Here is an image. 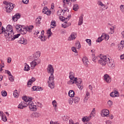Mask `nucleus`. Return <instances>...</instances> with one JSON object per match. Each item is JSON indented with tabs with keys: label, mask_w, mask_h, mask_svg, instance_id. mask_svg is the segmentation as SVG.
<instances>
[{
	"label": "nucleus",
	"mask_w": 124,
	"mask_h": 124,
	"mask_svg": "<svg viewBox=\"0 0 124 124\" xmlns=\"http://www.w3.org/2000/svg\"><path fill=\"white\" fill-rule=\"evenodd\" d=\"M108 105H109V106L110 107H111V106H112L113 105V102H112V101H111V100H109L108 102Z\"/></svg>",
	"instance_id": "6e6d98bb"
},
{
	"label": "nucleus",
	"mask_w": 124,
	"mask_h": 124,
	"mask_svg": "<svg viewBox=\"0 0 124 124\" xmlns=\"http://www.w3.org/2000/svg\"><path fill=\"white\" fill-rule=\"evenodd\" d=\"M83 24V16H81L79 17V21L78 23V26H81V25H82Z\"/></svg>",
	"instance_id": "c756f323"
},
{
	"label": "nucleus",
	"mask_w": 124,
	"mask_h": 124,
	"mask_svg": "<svg viewBox=\"0 0 124 124\" xmlns=\"http://www.w3.org/2000/svg\"><path fill=\"white\" fill-rule=\"evenodd\" d=\"M20 18H21V15H20V14L17 13L13 16L12 19L14 21H17V20H18V19H20Z\"/></svg>",
	"instance_id": "a211bd4d"
},
{
	"label": "nucleus",
	"mask_w": 124,
	"mask_h": 124,
	"mask_svg": "<svg viewBox=\"0 0 124 124\" xmlns=\"http://www.w3.org/2000/svg\"><path fill=\"white\" fill-rule=\"evenodd\" d=\"M106 124H112V121H111L110 120H108V121H106Z\"/></svg>",
	"instance_id": "338daca9"
},
{
	"label": "nucleus",
	"mask_w": 124,
	"mask_h": 124,
	"mask_svg": "<svg viewBox=\"0 0 124 124\" xmlns=\"http://www.w3.org/2000/svg\"><path fill=\"white\" fill-rule=\"evenodd\" d=\"M31 115L33 118H39L41 116V114L39 112H34Z\"/></svg>",
	"instance_id": "4be33fe9"
},
{
	"label": "nucleus",
	"mask_w": 124,
	"mask_h": 124,
	"mask_svg": "<svg viewBox=\"0 0 124 124\" xmlns=\"http://www.w3.org/2000/svg\"><path fill=\"white\" fill-rule=\"evenodd\" d=\"M71 50L72 51H73V52H74L75 53H78L75 47H72Z\"/></svg>",
	"instance_id": "bf43d9fd"
},
{
	"label": "nucleus",
	"mask_w": 124,
	"mask_h": 124,
	"mask_svg": "<svg viewBox=\"0 0 124 124\" xmlns=\"http://www.w3.org/2000/svg\"><path fill=\"white\" fill-rule=\"evenodd\" d=\"M74 81L75 84H76L78 89H79L80 91H82V90H83V88H84L83 85H81L82 83V79H81V78H74Z\"/></svg>",
	"instance_id": "423d86ee"
},
{
	"label": "nucleus",
	"mask_w": 124,
	"mask_h": 124,
	"mask_svg": "<svg viewBox=\"0 0 124 124\" xmlns=\"http://www.w3.org/2000/svg\"><path fill=\"white\" fill-rule=\"evenodd\" d=\"M76 49H78L79 50L81 48V45L80 44V42H77L75 44Z\"/></svg>",
	"instance_id": "f704fd0d"
},
{
	"label": "nucleus",
	"mask_w": 124,
	"mask_h": 124,
	"mask_svg": "<svg viewBox=\"0 0 124 124\" xmlns=\"http://www.w3.org/2000/svg\"><path fill=\"white\" fill-rule=\"evenodd\" d=\"M82 121L83 122H89V121H90V118L89 117H88V116H86V117H83L82 119Z\"/></svg>",
	"instance_id": "a19ab883"
},
{
	"label": "nucleus",
	"mask_w": 124,
	"mask_h": 124,
	"mask_svg": "<svg viewBox=\"0 0 124 124\" xmlns=\"http://www.w3.org/2000/svg\"><path fill=\"white\" fill-rule=\"evenodd\" d=\"M110 96L111 97H116V96H119V92L117 91H115L114 92H111L110 94Z\"/></svg>",
	"instance_id": "f3484780"
},
{
	"label": "nucleus",
	"mask_w": 124,
	"mask_h": 124,
	"mask_svg": "<svg viewBox=\"0 0 124 124\" xmlns=\"http://www.w3.org/2000/svg\"><path fill=\"white\" fill-rule=\"evenodd\" d=\"M97 59L98 60V63L102 65L105 66L107 64V61L109 60V58H107V56H97Z\"/></svg>",
	"instance_id": "7ed1b4c3"
},
{
	"label": "nucleus",
	"mask_w": 124,
	"mask_h": 124,
	"mask_svg": "<svg viewBox=\"0 0 124 124\" xmlns=\"http://www.w3.org/2000/svg\"><path fill=\"white\" fill-rule=\"evenodd\" d=\"M18 43H20V44H23L24 45H27V44H28V40L23 37L20 38L18 40Z\"/></svg>",
	"instance_id": "f8f14e48"
},
{
	"label": "nucleus",
	"mask_w": 124,
	"mask_h": 124,
	"mask_svg": "<svg viewBox=\"0 0 124 124\" xmlns=\"http://www.w3.org/2000/svg\"><path fill=\"white\" fill-rule=\"evenodd\" d=\"M13 95L14 97H18L19 96V94L17 92V90H16L14 91Z\"/></svg>",
	"instance_id": "79ce46f5"
},
{
	"label": "nucleus",
	"mask_w": 124,
	"mask_h": 124,
	"mask_svg": "<svg viewBox=\"0 0 124 124\" xmlns=\"http://www.w3.org/2000/svg\"><path fill=\"white\" fill-rule=\"evenodd\" d=\"M28 31L27 27H22L20 29V32H21L22 34H26Z\"/></svg>",
	"instance_id": "2eb2a0df"
},
{
	"label": "nucleus",
	"mask_w": 124,
	"mask_h": 124,
	"mask_svg": "<svg viewBox=\"0 0 124 124\" xmlns=\"http://www.w3.org/2000/svg\"><path fill=\"white\" fill-rule=\"evenodd\" d=\"M86 41L88 44V45L89 46H92V40H91V39H87L86 40Z\"/></svg>",
	"instance_id": "3c124183"
},
{
	"label": "nucleus",
	"mask_w": 124,
	"mask_h": 124,
	"mask_svg": "<svg viewBox=\"0 0 124 124\" xmlns=\"http://www.w3.org/2000/svg\"><path fill=\"white\" fill-rule=\"evenodd\" d=\"M74 83H75V80H74V79H73V80L70 79V80L68 81L67 84H68L69 85H72V84H74Z\"/></svg>",
	"instance_id": "8fccbe9b"
},
{
	"label": "nucleus",
	"mask_w": 124,
	"mask_h": 124,
	"mask_svg": "<svg viewBox=\"0 0 124 124\" xmlns=\"http://www.w3.org/2000/svg\"><path fill=\"white\" fill-rule=\"evenodd\" d=\"M82 62L85 66H88V65H89V60L86 57H84L82 58Z\"/></svg>",
	"instance_id": "4468645a"
},
{
	"label": "nucleus",
	"mask_w": 124,
	"mask_h": 124,
	"mask_svg": "<svg viewBox=\"0 0 124 124\" xmlns=\"http://www.w3.org/2000/svg\"><path fill=\"white\" fill-rule=\"evenodd\" d=\"M35 81V78L32 77L31 79H29V80L27 82L28 86H31L32 83H33Z\"/></svg>",
	"instance_id": "aec40b11"
},
{
	"label": "nucleus",
	"mask_w": 124,
	"mask_h": 124,
	"mask_svg": "<svg viewBox=\"0 0 124 124\" xmlns=\"http://www.w3.org/2000/svg\"><path fill=\"white\" fill-rule=\"evenodd\" d=\"M29 108L31 111H36L37 110V108H36V106L33 105L32 101H30L28 102Z\"/></svg>",
	"instance_id": "0eeeda50"
},
{
	"label": "nucleus",
	"mask_w": 124,
	"mask_h": 124,
	"mask_svg": "<svg viewBox=\"0 0 124 124\" xmlns=\"http://www.w3.org/2000/svg\"><path fill=\"white\" fill-rule=\"evenodd\" d=\"M70 1V0H63V3H64L63 4V6H65L66 3H67V4H69Z\"/></svg>",
	"instance_id": "09e8293b"
},
{
	"label": "nucleus",
	"mask_w": 124,
	"mask_h": 124,
	"mask_svg": "<svg viewBox=\"0 0 124 124\" xmlns=\"http://www.w3.org/2000/svg\"><path fill=\"white\" fill-rule=\"evenodd\" d=\"M69 78L70 80H74V79H75L74 73L73 72H70Z\"/></svg>",
	"instance_id": "b1692460"
},
{
	"label": "nucleus",
	"mask_w": 124,
	"mask_h": 124,
	"mask_svg": "<svg viewBox=\"0 0 124 124\" xmlns=\"http://www.w3.org/2000/svg\"><path fill=\"white\" fill-rule=\"evenodd\" d=\"M68 102L69 104H70L71 105H72V104L73 103V99H71V98L69 99Z\"/></svg>",
	"instance_id": "13d9d810"
},
{
	"label": "nucleus",
	"mask_w": 124,
	"mask_h": 124,
	"mask_svg": "<svg viewBox=\"0 0 124 124\" xmlns=\"http://www.w3.org/2000/svg\"><path fill=\"white\" fill-rule=\"evenodd\" d=\"M94 114H95V108H93V110L92 111L90 115L89 116V118H92V116L94 117Z\"/></svg>",
	"instance_id": "c9c22d12"
},
{
	"label": "nucleus",
	"mask_w": 124,
	"mask_h": 124,
	"mask_svg": "<svg viewBox=\"0 0 124 124\" xmlns=\"http://www.w3.org/2000/svg\"><path fill=\"white\" fill-rule=\"evenodd\" d=\"M30 69H31V67H30V66H29L28 64L25 63V67L24 68V71H29Z\"/></svg>",
	"instance_id": "cd10ccee"
},
{
	"label": "nucleus",
	"mask_w": 124,
	"mask_h": 124,
	"mask_svg": "<svg viewBox=\"0 0 124 124\" xmlns=\"http://www.w3.org/2000/svg\"><path fill=\"white\" fill-rule=\"evenodd\" d=\"M25 108H26V106H25V102H21L18 106V109H23Z\"/></svg>",
	"instance_id": "412c9836"
},
{
	"label": "nucleus",
	"mask_w": 124,
	"mask_h": 124,
	"mask_svg": "<svg viewBox=\"0 0 124 124\" xmlns=\"http://www.w3.org/2000/svg\"><path fill=\"white\" fill-rule=\"evenodd\" d=\"M0 116L1 117L2 120L3 122H6L7 121V118H6V116H5L3 112L0 111Z\"/></svg>",
	"instance_id": "6ab92c4d"
},
{
	"label": "nucleus",
	"mask_w": 124,
	"mask_h": 124,
	"mask_svg": "<svg viewBox=\"0 0 124 124\" xmlns=\"http://www.w3.org/2000/svg\"><path fill=\"white\" fill-rule=\"evenodd\" d=\"M5 73H7L8 75L9 76H12V75H11V73H10V72L7 70H5Z\"/></svg>",
	"instance_id": "4d7b16f0"
},
{
	"label": "nucleus",
	"mask_w": 124,
	"mask_h": 124,
	"mask_svg": "<svg viewBox=\"0 0 124 124\" xmlns=\"http://www.w3.org/2000/svg\"><path fill=\"white\" fill-rule=\"evenodd\" d=\"M40 51H37L34 54V58H39L40 57Z\"/></svg>",
	"instance_id": "4c0bfd02"
},
{
	"label": "nucleus",
	"mask_w": 124,
	"mask_h": 124,
	"mask_svg": "<svg viewBox=\"0 0 124 124\" xmlns=\"http://www.w3.org/2000/svg\"><path fill=\"white\" fill-rule=\"evenodd\" d=\"M1 94L2 96H6L7 95V93L5 91H2Z\"/></svg>",
	"instance_id": "603ef678"
},
{
	"label": "nucleus",
	"mask_w": 124,
	"mask_h": 124,
	"mask_svg": "<svg viewBox=\"0 0 124 124\" xmlns=\"http://www.w3.org/2000/svg\"><path fill=\"white\" fill-rule=\"evenodd\" d=\"M74 94L75 93H74V91L73 90H70L68 93V95L70 97H74Z\"/></svg>",
	"instance_id": "393cba45"
},
{
	"label": "nucleus",
	"mask_w": 124,
	"mask_h": 124,
	"mask_svg": "<svg viewBox=\"0 0 124 124\" xmlns=\"http://www.w3.org/2000/svg\"><path fill=\"white\" fill-rule=\"evenodd\" d=\"M120 10L122 12V13L124 14V5H121L120 6Z\"/></svg>",
	"instance_id": "5fc2aeb1"
},
{
	"label": "nucleus",
	"mask_w": 124,
	"mask_h": 124,
	"mask_svg": "<svg viewBox=\"0 0 124 124\" xmlns=\"http://www.w3.org/2000/svg\"><path fill=\"white\" fill-rule=\"evenodd\" d=\"M26 29L27 30V31H29V32H31V31H32V29H33V26L31 25L29 26H27Z\"/></svg>",
	"instance_id": "a878e982"
},
{
	"label": "nucleus",
	"mask_w": 124,
	"mask_h": 124,
	"mask_svg": "<svg viewBox=\"0 0 124 124\" xmlns=\"http://www.w3.org/2000/svg\"><path fill=\"white\" fill-rule=\"evenodd\" d=\"M76 37H77V34L74 32H73L68 38V40H69V41L74 40L76 39Z\"/></svg>",
	"instance_id": "ddd939ff"
},
{
	"label": "nucleus",
	"mask_w": 124,
	"mask_h": 124,
	"mask_svg": "<svg viewBox=\"0 0 124 124\" xmlns=\"http://www.w3.org/2000/svg\"><path fill=\"white\" fill-rule=\"evenodd\" d=\"M43 88L41 87L38 86L37 87V92L43 91Z\"/></svg>",
	"instance_id": "052dcab7"
},
{
	"label": "nucleus",
	"mask_w": 124,
	"mask_h": 124,
	"mask_svg": "<svg viewBox=\"0 0 124 124\" xmlns=\"http://www.w3.org/2000/svg\"><path fill=\"white\" fill-rule=\"evenodd\" d=\"M47 69L48 73H50V75H54V68L52 65H48Z\"/></svg>",
	"instance_id": "9b49d317"
},
{
	"label": "nucleus",
	"mask_w": 124,
	"mask_h": 124,
	"mask_svg": "<svg viewBox=\"0 0 124 124\" xmlns=\"http://www.w3.org/2000/svg\"><path fill=\"white\" fill-rule=\"evenodd\" d=\"M104 80L106 82V83H108L109 84V83H111V78L108 74H105L104 76Z\"/></svg>",
	"instance_id": "9d476101"
},
{
	"label": "nucleus",
	"mask_w": 124,
	"mask_h": 124,
	"mask_svg": "<svg viewBox=\"0 0 124 124\" xmlns=\"http://www.w3.org/2000/svg\"><path fill=\"white\" fill-rule=\"evenodd\" d=\"M124 46H122V45H119L118 50L119 52H122L123 51V49H124Z\"/></svg>",
	"instance_id": "37998d69"
},
{
	"label": "nucleus",
	"mask_w": 124,
	"mask_h": 124,
	"mask_svg": "<svg viewBox=\"0 0 124 124\" xmlns=\"http://www.w3.org/2000/svg\"><path fill=\"white\" fill-rule=\"evenodd\" d=\"M63 13H64V12H63V10H59L57 12V15L58 16H62L63 15Z\"/></svg>",
	"instance_id": "2f4dec72"
},
{
	"label": "nucleus",
	"mask_w": 124,
	"mask_h": 124,
	"mask_svg": "<svg viewBox=\"0 0 124 124\" xmlns=\"http://www.w3.org/2000/svg\"><path fill=\"white\" fill-rule=\"evenodd\" d=\"M109 114V110L108 109H103L101 111V115L102 117H108Z\"/></svg>",
	"instance_id": "1a4fd4ad"
},
{
	"label": "nucleus",
	"mask_w": 124,
	"mask_h": 124,
	"mask_svg": "<svg viewBox=\"0 0 124 124\" xmlns=\"http://www.w3.org/2000/svg\"><path fill=\"white\" fill-rule=\"evenodd\" d=\"M43 13L44 14H46V15H50V14H51V11L49 10H43Z\"/></svg>",
	"instance_id": "e433bc0d"
},
{
	"label": "nucleus",
	"mask_w": 124,
	"mask_h": 124,
	"mask_svg": "<svg viewBox=\"0 0 124 124\" xmlns=\"http://www.w3.org/2000/svg\"><path fill=\"white\" fill-rule=\"evenodd\" d=\"M52 105H53L54 107H55L54 109L56 110L57 109V107L58 106V103H57L56 100H53L52 101Z\"/></svg>",
	"instance_id": "ea45409f"
},
{
	"label": "nucleus",
	"mask_w": 124,
	"mask_h": 124,
	"mask_svg": "<svg viewBox=\"0 0 124 124\" xmlns=\"http://www.w3.org/2000/svg\"><path fill=\"white\" fill-rule=\"evenodd\" d=\"M9 79L11 82H14V78H13L12 75V76H10V77H9Z\"/></svg>",
	"instance_id": "680f3d73"
},
{
	"label": "nucleus",
	"mask_w": 124,
	"mask_h": 124,
	"mask_svg": "<svg viewBox=\"0 0 124 124\" xmlns=\"http://www.w3.org/2000/svg\"><path fill=\"white\" fill-rule=\"evenodd\" d=\"M34 62L36 63V64H39V63H40L41 60L40 59H38L36 60H34Z\"/></svg>",
	"instance_id": "de8ad7c7"
},
{
	"label": "nucleus",
	"mask_w": 124,
	"mask_h": 124,
	"mask_svg": "<svg viewBox=\"0 0 124 124\" xmlns=\"http://www.w3.org/2000/svg\"><path fill=\"white\" fill-rule=\"evenodd\" d=\"M98 5H100V6H101L102 7H103V6H104V7H105L106 6L105 5H104V4H103V3H102V2H101L100 1H98Z\"/></svg>",
	"instance_id": "864d4df0"
},
{
	"label": "nucleus",
	"mask_w": 124,
	"mask_h": 124,
	"mask_svg": "<svg viewBox=\"0 0 124 124\" xmlns=\"http://www.w3.org/2000/svg\"><path fill=\"white\" fill-rule=\"evenodd\" d=\"M71 18V15H70L67 16V17H63L62 16H60L59 19L61 20L62 22H64L63 24H62V28H63L64 29H66V28H68V27H69V26L71 25V23L70 22L67 23V21L69 20Z\"/></svg>",
	"instance_id": "f03ea898"
},
{
	"label": "nucleus",
	"mask_w": 124,
	"mask_h": 124,
	"mask_svg": "<svg viewBox=\"0 0 124 124\" xmlns=\"http://www.w3.org/2000/svg\"><path fill=\"white\" fill-rule=\"evenodd\" d=\"M103 39H104L103 37H102V36H101V37H99L96 40V42H98L99 43H100V42H101V41H102V40H103Z\"/></svg>",
	"instance_id": "49530a36"
},
{
	"label": "nucleus",
	"mask_w": 124,
	"mask_h": 124,
	"mask_svg": "<svg viewBox=\"0 0 124 124\" xmlns=\"http://www.w3.org/2000/svg\"><path fill=\"white\" fill-rule=\"evenodd\" d=\"M102 37H103L104 39L105 38L106 40H108V39H109V35L106 34H102Z\"/></svg>",
	"instance_id": "58836bf2"
},
{
	"label": "nucleus",
	"mask_w": 124,
	"mask_h": 124,
	"mask_svg": "<svg viewBox=\"0 0 124 124\" xmlns=\"http://www.w3.org/2000/svg\"><path fill=\"white\" fill-rule=\"evenodd\" d=\"M108 66L110 67V68H113V67H115V62H114V60H110L108 58V60L107 61V63Z\"/></svg>",
	"instance_id": "6e6552de"
},
{
	"label": "nucleus",
	"mask_w": 124,
	"mask_h": 124,
	"mask_svg": "<svg viewBox=\"0 0 124 124\" xmlns=\"http://www.w3.org/2000/svg\"><path fill=\"white\" fill-rule=\"evenodd\" d=\"M75 103H78L80 100V98L79 97H74L73 98Z\"/></svg>",
	"instance_id": "72a5a7b5"
},
{
	"label": "nucleus",
	"mask_w": 124,
	"mask_h": 124,
	"mask_svg": "<svg viewBox=\"0 0 124 124\" xmlns=\"http://www.w3.org/2000/svg\"><path fill=\"white\" fill-rule=\"evenodd\" d=\"M47 34H49L47 36V38H49L51 35H52V32L51 31V29H48V31H47Z\"/></svg>",
	"instance_id": "c03bdc74"
},
{
	"label": "nucleus",
	"mask_w": 124,
	"mask_h": 124,
	"mask_svg": "<svg viewBox=\"0 0 124 124\" xmlns=\"http://www.w3.org/2000/svg\"><path fill=\"white\" fill-rule=\"evenodd\" d=\"M22 2L25 4H28L29 3V0H22Z\"/></svg>",
	"instance_id": "e2e57ef3"
},
{
	"label": "nucleus",
	"mask_w": 124,
	"mask_h": 124,
	"mask_svg": "<svg viewBox=\"0 0 124 124\" xmlns=\"http://www.w3.org/2000/svg\"><path fill=\"white\" fill-rule=\"evenodd\" d=\"M50 124H59L57 122H54L53 121H50Z\"/></svg>",
	"instance_id": "774afa93"
},
{
	"label": "nucleus",
	"mask_w": 124,
	"mask_h": 124,
	"mask_svg": "<svg viewBox=\"0 0 124 124\" xmlns=\"http://www.w3.org/2000/svg\"><path fill=\"white\" fill-rule=\"evenodd\" d=\"M23 100L25 101V102H30L31 101V97H27V96H25L22 97Z\"/></svg>",
	"instance_id": "dca6fc26"
},
{
	"label": "nucleus",
	"mask_w": 124,
	"mask_h": 124,
	"mask_svg": "<svg viewBox=\"0 0 124 124\" xmlns=\"http://www.w3.org/2000/svg\"><path fill=\"white\" fill-rule=\"evenodd\" d=\"M90 98V93L89 92H86L85 98L84 99V102H87L88 99Z\"/></svg>",
	"instance_id": "5701e85b"
},
{
	"label": "nucleus",
	"mask_w": 124,
	"mask_h": 124,
	"mask_svg": "<svg viewBox=\"0 0 124 124\" xmlns=\"http://www.w3.org/2000/svg\"><path fill=\"white\" fill-rule=\"evenodd\" d=\"M1 31H2L1 33L4 32V36L8 37L9 40H11L12 41L15 40L16 38H18L21 35L20 34L14 35L13 28H12V26L10 25H8L6 28V29L4 27H2Z\"/></svg>",
	"instance_id": "f257e3e1"
},
{
	"label": "nucleus",
	"mask_w": 124,
	"mask_h": 124,
	"mask_svg": "<svg viewBox=\"0 0 124 124\" xmlns=\"http://www.w3.org/2000/svg\"><path fill=\"white\" fill-rule=\"evenodd\" d=\"M73 9L74 11H78V10L79 9V5L77 4H74Z\"/></svg>",
	"instance_id": "bb28decb"
},
{
	"label": "nucleus",
	"mask_w": 124,
	"mask_h": 124,
	"mask_svg": "<svg viewBox=\"0 0 124 124\" xmlns=\"http://www.w3.org/2000/svg\"><path fill=\"white\" fill-rule=\"evenodd\" d=\"M48 80H49L47 81L48 87H49L51 90H53V89L55 88V77L54 75H50Z\"/></svg>",
	"instance_id": "39448f33"
},
{
	"label": "nucleus",
	"mask_w": 124,
	"mask_h": 124,
	"mask_svg": "<svg viewBox=\"0 0 124 124\" xmlns=\"http://www.w3.org/2000/svg\"><path fill=\"white\" fill-rule=\"evenodd\" d=\"M93 62H95L96 61H98V59H97V57L96 58L95 57H93Z\"/></svg>",
	"instance_id": "0e129e2a"
},
{
	"label": "nucleus",
	"mask_w": 124,
	"mask_h": 124,
	"mask_svg": "<svg viewBox=\"0 0 124 124\" xmlns=\"http://www.w3.org/2000/svg\"><path fill=\"white\" fill-rule=\"evenodd\" d=\"M41 16H39V17L37 18L35 20V24L37 25H39V24H41Z\"/></svg>",
	"instance_id": "c85d7f7f"
},
{
	"label": "nucleus",
	"mask_w": 124,
	"mask_h": 124,
	"mask_svg": "<svg viewBox=\"0 0 124 124\" xmlns=\"http://www.w3.org/2000/svg\"><path fill=\"white\" fill-rule=\"evenodd\" d=\"M4 4H6L7 6L5 7L6 12L7 13H10L13 9L15 7V4H13L12 3L8 2L7 1H3Z\"/></svg>",
	"instance_id": "20e7f679"
},
{
	"label": "nucleus",
	"mask_w": 124,
	"mask_h": 124,
	"mask_svg": "<svg viewBox=\"0 0 124 124\" xmlns=\"http://www.w3.org/2000/svg\"><path fill=\"white\" fill-rule=\"evenodd\" d=\"M57 26V24H56V22L54 20H52L51 24H50V27L52 28V29H54L55 27Z\"/></svg>",
	"instance_id": "7c9ffc66"
},
{
	"label": "nucleus",
	"mask_w": 124,
	"mask_h": 124,
	"mask_svg": "<svg viewBox=\"0 0 124 124\" xmlns=\"http://www.w3.org/2000/svg\"><path fill=\"white\" fill-rule=\"evenodd\" d=\"M32 91H37V87L36 86H33L32 88Z\"/></svg>",
	"instance_id": "69168bd1"
},
{
	"label": "nucleus",
	"mask_w": 124,
	"mask_h": 124,
	"mask_svg": "<svg viewBox=\"0 0 124 124\" xmlns=\"http://www.w3.org/2000/svg\"><path fill=\"white\" fill-rule=\"evenodd\" d=\"M39 38L41 39V41H46L47 37L44 35H40L39 37Z\"/></svg>",
	"instance_id": "473e14b6"
},
{
	"label": "nucleus",
	"mask_w": 124,
	"mask_h": 124,
	"mask_svg": "<svg viewBox=\"0 0 124 124\" xmlns=\"http://www.w3.org/2000/svg\"><path fill=\"white\" fill-rule=\"evenodd\" d=\"M31 67H35V66H36L37 64H36V63H35V62L33 60L31 63Z\"/></svg>",
	"instance_id": "a18cd8bd"
}]
</instances>
